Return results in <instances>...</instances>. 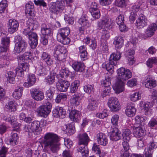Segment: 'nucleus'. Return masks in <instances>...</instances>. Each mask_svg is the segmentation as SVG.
I'll list each match as a JSON object with an SVG mask.
<instances>
[{
	"label": "nucleus",
	"mask_w": 157,
	"mask_h": 157,
	"mask_svg": "<svg viewBox=\"0 0 157 157\" xmlns=\"http://www.w3.org/2000/svg\"><path fill=\"white\" fill-rule=\"evenodd\" d=\"M32 58V54L31 52H26L23 55H19L18 56V61L20 66L16 69V73L18 76L23 77L24 75V72L29 68V64L28 62Z\"/></svg>",
	"instance_id": "obj_1"
},
{
	"label": "nucleus",
	"mask_w": 157,
	"mask_h": 157,
	"mask_svg": "<svg viewBox=\"0 0 157 157\" xmlns=\"http://www.w3.org/2000/svg\"><path fill=\"white\" fill-rule=\"evenodd\" d=\"M60 140L57 135L49 132L44 136L43 143L45 147H48L53 153H55L59 149Z\"/></svg>",
	"instance_id": "obj_2"
},
{
	"label": "nucleus",
	"mask_w": 157,
	"mask_h": 157,
	"mask_svg": "<svg viewBox=\"0 0 157 157\" xmlns=\"http://www.w3.org/2000/svg\"><path fill=\"white\" fill-rule=\"evenodd\" d=\"M78 136L79 138L78 142V146L77 151L81 153L82 157H87L89 153L87 145L90 141V138L86 133H80Z\"/></svg>",
	"instance_id": "obj_3"
},
{
	"label": "nucleus",
	"mask_w": 157,
	"mask_h": 157,
	"mask_svg": "<svg viewBox=\"0 0 157 157\" xmlns=\"http://www.w3.org/2000/svg\"><path fill=\"white\" fill-rule=\"evenodd\" d=\"M67 51L63 46L60 45H57L54 48L53 52V56L56 60L57 66L62 67L64 66V63L62 60L65 58V54Z\"/></svg>",
	"instance_id": "obj_4"
},
{
	"label": "nucleus",
	"mask_w": 157,
	"mask_h": 157,
	"mask_svg": "<svg viewBox=\"0 0 157 157\" xmlns=\"http://www.w3.org/2000/svg\"><path fill=\"white\" fill-rule=\"evenodd\" d=\"M15 43L13 52L15 54H19L24 52L27 46V44L25 41L22 39L21 37L19 35L15 36Z\"/></svg>",
	"instance_id": "obj_5"
},
{
	"label": "nucleus",
	"mask_w": 157,
	"mask_h": 157,
	"mask_svg": "<svg viewBox=\"0 0 157 157\" xmlns=\"http://www.w3.org/2000/svg\"><path fill=\"white\" fill-rule=\"evenodd\" d=\"M113 22L110 18L107 16L104 17L102 18L100 21L98 23V29H102L104 32L103 34L108 33V30L111 28Z\"/></svg>",
	"instance_id": "obj_6"
},
{
	"label": "nucleus",
	"mask_w": 157,
	"mask_h": 157,
	"mask_svg": "<svg viewBox=\"0 0 157 157\" xmlns=\"http://www.w3.org/2000/svg\"><path fill=\"white\" fill-rule=\"evenodd\" d=\"M45 101V105L40 106L38 107L36 112L38 116L46 117L49 114L52 107L51 103L50 101Z\"/></svg>",
	"instance_id": "obj_7"
},
{
	"label": "nucleus",
	"mask_w": 157,
	"mask_h": 157,
	"mask_svg": "<svg viewBox=\"0 0 157 157\" xmlns=\"http://www.w3.org/2000/svg\"><path fill=\"white\" fill-rule=\"evenodd\" d=\"M108 134L110 140L113 141H117L121 138V132L116 127L112 126Z\"/></svg>",
	"instance_id": "obj_8"
},
{
	"label": "nucleus",
	"mask_w": 157,
	"mask_h": 157,
	"mask_svg": "<svg viewBox=\"0 0 157 157\" xmlns=\"http://www.w3.org/2000/svg\"><path fill=\"white\" fill-rule=\"evenodd\" d=\"M117 73L119 79L121 80H127L132 76V73L129 70L125 69L123 67L117 70Z\"/></svg>",
	"instance_id": "obj_9"
},
{
	"label": "nucleus",
	"mask_w": 157,
	"mask_h": 157,
	"mask_svg": "<svg viewBox=\"0 0 157 157\" xmlns=\"http://www.w3.org/2000/svg\"><path fill=\"white\" fill-rule=\"evenodd\" d=\"M41 123H43V124H44L43 126H45L47 121L43 120H41L40 122L37 121H35L33 122L30 125L32 132H33L34 134H39L41 130L40 125Z\"/></svg>",
	"instance_id": "obj_10"
},
{
	"label": "nucleus",
	"mask_w": 157,
	"mask_h": 157,
	"mask_svg": "<svg viewBox=\"0 0 157 157\" xmlns=\"http://www.w3.org/2000/svg\"><path fill=\"white\" fill-rule=\"evenodd\" d=\"M108 105L112 111H117L120 109V105L118 99L115 97H112L109 99Z\"/></svg>",
	"instance_id": "obj_11"
},
{
	"label": "nucleus",
	"mask_w": 157,
	"mask_h": 157,
	"mask_svg": "<svg viewBox=\"0 0 157 157\" xmlns=\"http://www.w3.org/2000/svg\"><path fill=\"white\" fill-rule=\"evenodd\" d=\"M32 98L34 100L40 101L44 98V93L36 89H32L30 91Z\"/></svg>",
	"instance_id": "obj_12"
},
{
	"label": "nucleus",
	"mask_w": 157,
	"mask_h": 157,
	"mask_svg": "<svg viewBox=\"0 0 157 157\" xmlns=\"http://www.w3.org/2000/svg\"><path fill=\"white\" fill-rule=\"evenodd\" d=\"M8 32L12 34L18 30L19 25V23L14 19H10L8 23Z\"/></svg>",
	"instance_id": "obj_13"
},
{
	"label": "nucleus",
	"mask_w": 157,
	"mask_h": 157,
	"mask_svg": "<svg viewBox=\"0 0 157 157\" xmlns=\"http://www.w3.org/2000/svg\"><path fill=\"white\" fill-rule=\"evenodd\" d=\"M124 85L125 83L123 81L118 79L113 85L112 87L115 91V93L118 94L124 91Z\"/></svg>",
	"instance_id": "obj_14"
},
{
	"label": "nucleus",
	"mask_w": 157,
	"mask_h": 157,
	"mask_svg": "<svg viewBox=\"0 0 157 157\" xmlns=\"http://www.w3.org/2000/svg\"><path fill=\"white\" fill-rule=\"evenodd\" d=\"M147 19L145 16L141 14L136 20V25L138 28L142 29L147 25Z\"/></svg>",
	"instance_id": "obj_15"
},
{
	"label": "nucleus",
	"mask_w": 157,
	"mask_h": 157,
	"mask_svg": "<svg viewBox=\"0 0 157 157\" xmlns=\"http://www.w3.org/2000/svg\"><path fill=\"white\" fill-rule=\"evenodd\" d=\"M145 80L143 84L145 87L148 89H151L156 86V82L153 79L151 76L148 75L145 78Z\"/></svg>",
	"instance_id": "obj_16"
},
{
	"label": "nucleus",
	"mask_w": 157,
	"mask_h": 157,
	"mask_svg": "<svg viewBox=\"0 0 157 157\" xmlns=\"http://www.w3.org/2000/svg\"><path fill=\"white\" fill-rule=\"evenodd\" d=\"M98 144L101 145L106 146L108 144V140L105 134L101 132L98 133L96 136Z\"/></svg>",
	"instance_id": "obj_17"
},
{
	"label": "nucleus",
	"mask_w": 157,
	"mask_h": 157,
	"mask_svg": "<svg viewBox=\"0 0 157 157\" xmlns=\"http://www.w3.org/2000/svg\"><path fill=\"white\" fill-rule=\"evenodd\" d=\"M109 37V34L107 33L103 34L101 36V44L100 48L104 52H106L108 50L107 40Z\"/></svg>",
	"instance_id": "obj_18"
},
{
	"label": "nucleus",
	"mask_w": 157,
	"mask_h": 157,
	"mask_svg": "<svg viewBox=\"0 0 157 157\" xmlns=\"http://www.w3.org/2000/svg\"><path fill=\"white\" fill-rule=\"evenodd\" d=\"M68 110L69 111V117L71 120L74 122H78L81 118L80 112L76 109L71 111V109H68Z\"/></svg>",
	"instance_id": "obj_19"
},
{
	"label": "nucleus",
	"mask_w": 157,
	"mask_h": 157,
	"mask_svg": "<svg viewBox=\"0 0 157 157\" xmlns=\"http://www.w3.org/2000/svg\"><path fill=\"white\" fill-rule=\"evenodd\" d=\"M28 37L30 41V47L33 49L35 48L38 44V38L37 34L32 32Z\"/></svg>",
	"instance_id": "obj_20"
},
{
	"label": "nucleus",
	"mask_w": 157,
	"mask_h": 157,
	"mask_svg": "<svg viewBox=\"0 0 157 157\" xmlns=\"http://www.w3.org/2000/svg\"><path fill=\"white\" fill-rule=\"evenodd\" d=\"M145 131L144 128L141 125L133 128V134L135 137L139 138L144 135Z\"/></svg>",
	"instance_id": "obj_21"
},
{
	"label": "nucleus",
	"mask_w": 157,
	"mask_h": 157,
	"mask_svg": "<svg viewBox=\"0 0 157 157\" xmlns=\"http://www.w3.org/2000/svg\"><path fill=\"white\" fill-rule=\"evenodd\" d=\"M52 113L55 117L63 118L65 117L66 112L63 110L62 107L58 106L53 110Z\"/></svg>",
	"instance_id": "obj_22"
},
{
	"label": "nucleus",
	"mask_w": 157,
	"mask_h": 157,
	"mask_svg": "<svg viewBox=\"0 0 157 157\" xmlns=\"http://www.w3.org/2000/svg\"><path fill=\"white\" fill-rule=\"evenodd\" d=\"M117 64L116 61L113 62L112 61L109 59V62L107 63H103L102 65V67L105 68L106 70L109 71L110 73L112 74L114 71V66Z\"/></svg>",
	"instance_id": "obj_23"
},
{
	"label": "nucleus",
	"mask_w": 157,
	"mask_h": 157,
	"mask_svg": "<svg viewBox=\"0 0 157 157\" xmlns=\"http://www.w3.org/2000/svg\"><path fill=\"white\" fill-rule=\"evenodd\" d=\"M69 82L66 80L60 81L57 84V87L61 92H66L70 86Z\"/></svg>",
	"instance_id": "obj_24"
},
{
	"label": "nucleus",
	"mask_w": 157,
	"mask_h": 157,
	"mask_svg": "<svg viewBox=\"0 0 157 157\" xmlns=\"http://www.w3.org/2000/svg\"><path fill=\"white\" fill-rule=\"evenodd\" d=\"M41 32L42 35L48 36L52 34L53 31L49 26L45 24H42L41 25Z\"/></svg>",
	"instance_id": "obj_25"
},
{
	"label": "nucleus",
	"mask_w": 157,
	"mask_h": 157,
	"mask_svg": "<svg viewBox=\"0 0 157 157\" xmlns=\"http://www.w3.org/2000/svg\"><path fill=\"white\" fill-rule=\"evenodd\" d=\"M157 29V26L156 24L152 23L149 25L147 28L145 32V35L148 37L152 36L155 33V31Z\"/></svg>",
	"instance_id": "obj_26"
},
{
	"label": "nucleus",
	"mask_w": 157,
	"mask_h": 157,
	"mask_svg": "<svg viewBox=\"0 0 157 157\" xmlns=\"http://www.w3.org/2000/svg\"><path fill=\"white\" fill-rule=\"evenodd\" d=\"M27 82L24 83L23 86L26 87H29L33 85L36 82V79L34 75L29 74L27 76Z\"/></svg>",
	"instance_id": "obj_27"
},
{
	"label": "nucleus",
	"mask_w": 157,
	"mask_h": 157,
	"mask_svg": "<svg viewBox=\"0 0 157 157\" xmlns=\"http://www.w3.org/2000/svg\"><path fill=\"white\" fill-rule=\"evenodd\" d=\"M136 112V109L135 108L134 104L130 102L128 104L125 110L126 115L128 117H132L134 116Z\"/></svg>",
	"instance_id": "obj_28"
},
{
	"label": "nucleus",
	"mask_w": 157,
	"mask_h": 157,
	"mask_svg": "<svg viewBox=\"0 0 157 157\" xmlns=\"http://www.w3.org/2000/svg\"><path fill=\"white\" fill-rule=\"evenodd\" d=\"M72 67L75 71L81 72L84 70L85 65L82 63L75 61L72 64Z\"/></svg>",
	"instance_id": "obj_29"
},
{
	"label": "nucleus",
	"mask_w": 157,
	"mask_h": 157,
	"mask_svg": "<svg viewBox=\"0 0 157 157\" xmlns=\"http://www.w3.org/2000/svg\"><path fill=\"white\" fill-rule=\"evenodd\" d=\"M39 25V24L36 20L31 19L26 21L25 27L33 30L36 29Z\"/></svg>",
	"instance_id": "obj_30"
},
{
	"label": "nucleus",
	"mask_w": 157,
	"mask_h": 157,
	"mask_svg": "<svg viewBox=\"0 0 157 157\" xmlns=\"http://www.w3.org/2000/svg\"><path fill=\"white\" fill-rule=\"evenodd\" d=\"M70 33V29L68 27L59 29L57 33V38L68 36Z\"/></svg>",
	"instance_id": "obj_31"
},
{
	"label": "nucleus",
	"mask_w": 157,
	"mask_h": 157,
	"mask_svg": "<svg viewBox=\"0 0 157 157\" xmlns=\"http://www.w3.org/2000/svg\"><path fill=\"white\" fill-rule=\"evenodd\" d=\"M56 74L54 72L51 71L49 75L45 78L44 81L47 84L51 85L55 82Z\"/></svg>",
	"instance_id": "obj_32"
},
{
	"label": "nucleus",
	"mask_w": 157,
	"mask_h": 157,
	"mask_svg": "<svg viewBox=\"0 0 157 157\" xmlns=\"http://www.w3.org/2000/svg\"><path fill=\"white\" fill-rule=\"evenodd\" d=\"M86 15L82 16L79 19L78 21V23L82 26L86 28H88L91 25L90 23L86 18Z\"/></svg>",
	"instance_id": "obj_33"
},
{
	"label": "nucleus",
	"mask_w": 157,
	"mask_h": 157,
	"mask_svg": "<svg viewBox=\"0 0 157 157\" xmlns=\"http://www.w3.org/2000/svg\"><path fill=\"white\" fill-rule=\"evenodd\" d=\"M123 41L122 37L120 36H118L115 38L113 44L115 45L117 49H119L122 47L123 44Z\"/></svg>",
	"instance_id": "obj_34"
},
{
	"label": "nucleus",
	"mask_w": 157,
	"mask_h": 157,
	"mask_svg": "<svg viewBox=\"0 0 157 157\" xmlns=\"http://www.w3.org/2000/svg\"><path fill=\"white\" fill-rule=\"evenodd\" d=\"M17 104L14 101H10L6 105V108L9 112H14L17 110Z\"/></svg>",
	"instance_id": "obj_35"
},
{
	"label": "nucleus",
	"mask_w": 157,
	"mask_h": 157,
	"mask_svg": "<svg viewBox=\"0 0 157 157\" xmlns=\"http://www.w3.org/2000/svg\"><path fill=\"white\" fill-rule=\"evenodd\" d=\"M10 38L9 37H4L1 39V47H2L6 52L10 45Z\"/></svg>",
	"instance_id": "obj_36"
},
{
	"label": "nucleus",
	"mask_w": 157,
	"mask_h": 157,
	"mask_svg": "<svg viewBox=\"0 0 157 157\" xmlns=\"http://www.w3.org/2000/svg\"><path fill=\"white\" fill-rule=\"evenodd\" d=\"M89 103L87 109L89 110L94 111L97 108V104L96 100L93 98L89 99Z\"/></svg>",
	"instance_id": "obj_37"
},
{
	"label": "nucleus",
	"mask_w": 157,
	"mask_h": 157,
	"mask_svg": "<svg viewBox=\"0 0 157 157\" xmlns=\"http://www.w3.org/2000/svg\"><path fill=\"white\" fill-rule=\"evenodd\" d=\"M81 95V94L80 93H78L72 95L70 100L71 103L75 106L79 105L80 102L78 99Z\"/></svg>",
	"instance_id": "obj_38"
},
{
	"label": "nucleus",
	"mask_w": 157,
	"mask_h": 157,
	"mask_svg": "<svg viewBox=\"0 0 157 157\" xmlns=\"http://www.w3.org/2000/svg\"><path fill=\"white\" fill-rule=\"evenodd\" d=\"M6 120L7 121L10 122L14 127L18 126V127H19L21 126L20 124L16 122V119L14 116L10 115Z\"/></svg>",
	"instance_id": "obj_39"
},
{
	"label": "nucleus",
	"mask_w": 157,
	"mask_h": 157,
	"mask_svg": "<svg viewBox=\"0 0 157 157\" xmlns=\"http://www.w3.org/2000/svg\"><path fill=\"white\" fill-rule=\"evenodd\" d=\"M18 140V136L16 133L12 132L9 139L10 144V145L14 146L17 144Z\"/></svg>",
	"instance_id": "obj_40"
},
{
	"label": "nucleus",
	"mask_w": 157,
	"mask_h": 157,
	"mask_svg": "<svg viewBox=\"0 0 157 157\" xmlns=\"http://www.w3.org/2000/svg\"><path fill=\"white\" fill-rule=\"evenodd\" d=\"M23 87H19L15 89L13 94V97L16 99L20 98L22 96Z\"/></svg>",
	"instance_id": "obj_41"
},
{
	"label": "nucleus",
	"mask_w": 157,
	"mask_h": 157,
	"mask_svg": "<svg viewBox=\"0 0 157 157\" xmlns=\"http://www.w3.org/2000/svg\"><path fill=\"white\" fill-rule=\"evenodd\" d=\"M6 77L10 83L13 84L15 82V73L12 71H9L6 73Z\"/></svg>",
	"instance_id": "obj_42"
},
{
	"label": "nucleus",
	"mask_w": 157,
	"mask_h": 157,
	"mask_svg": "<svg viewBox=\"0 0 157 157\" xmlns=\"http://www.w3.org/2000/svg\"><path fill=\"white\" fill-rule=\"evenodd\" d=\"M80 84V82L78 80H75L71 84L70 87V91L72 93L76 92Z\"/></svg>",
	"instance_id": "obj_43"
},
{
	"label": "nucleus",
	"mask_w": 157,
	"mask_h": 157,
	"mask_svg": "<svg viewBox=\"0 0 157 157\" xmlns=\"http://www.w3.org/2000/svg\"><path fill=\"white\" fill-rule=\"evenodd\" d=\"M67 98V95L66 94L60 93L58 94L55 99L57 103H59L66 101Z\"/></svg>",
	"instance_id": "obj_44"
},
{
	"label": "nucleus",
	"mask_w": 157,
	"mask_h": 157,
	"mask_svg": "<svg viewBox=\"0 0 157 157\" xmlns=\"http://www.w3.org/2000/svg\"><path fill=\"white\" fill-rule=\"evenodd\" d=\"M131 132L130 129H125L123 130L122 136L123 139L124 140L129 141L130 139V136Z\"/></svg>",
	"instance_id": "obj_45"
},
{
	"label": "nucleus",
	"mask_w": 157,
	"mask_h": 157,
	"mask_svg": "<svg viewBox=\"0 0 157 157\" xmlns=\"http://www.w3.org/2000/svg\"><path fill=\"white\" fill-rule=\"evenodd\" d=\"M111 76L107 74L105 76V79L101 81V84L104 87L110 86L111 85Z\"/></svg>",
	"instance_id": "obj_46"
},
{
	"label": "nucleus",
	"mask_w": 157,
	"mask_h": 157,
	"mask_svg": "<svg viewBox=\"0 0 157 157\" xmlns=\"http://www.w3.org/2000/svg\"><path fill=\"white\" fill-rule=\"evenodd\" d=\"M71 73V72L67 68H65L60 71L58 76L62 78H66L69 76Z\"/></svg>",
	"instance_id": "obj_47"
},
{
	"label": "nucleus",
	"mask_w": 157,
	"mask_h": 157,
	"mask_svg": "<svg viewBox=\"0 0 157 157\" xmlns=\"http://www.w3.org/2000/svg\"><path fill=\"white\" fill-rule=\"evenodd\" d=\"M55 87H54L51 86L50 89L46 91V96L48 97L49 99H48L47 100H45V101H50L51 103L52 101L51 99L52 98L54 94V90L55 89Z\"/></svg>",
	"instance_id": "obj_48"
},
{
	"label": "nucleus",
	"mask_w": 157,
	"mask_h": 157,
	"mask_svg": "<svg viewBox=\"0 0 157 157\" xmlns=\"http://www.w3.org/2000/svg\"><path fill=\"white\" fill-rule=\"evenodd\" d=\"M121 57V54L120 52H117L116 53H112L110 55L109 59L113 62L116 61L117 63Z\"/></svg>",
	"instance_id": "obj_49"
},
{
	"label": "nucleus",
	"mask_w": 157,
	"mask_h": 157,
	"mask_svg": "<svg viewBox=\"0 0 157 157\" xmlns=\"http://www.w3.org/2000/svg\"><path fill=\"white\" fill-rule=\"evenodd\" d=\"M84 90L87 94H93L94 90V88L93 85L88 84L84 87Z\"/></svg>",
	"instance_id": "obj_50"
},
{
	"label": "nucleus",
	"mask_w": 157,
	"mask_h": 157,
	"mask_svg": "<svg viewBox=\"0 0 157 157\" xmlns=\"http://www.w3.org/2000/svg\"><path fill=\"white\" fill-rule=\"evenodd\" d=\"M66 132L70 135L74 134L75 132V127L72 124H68L66 126Z\"/></svg>",
	"instance_id": "obj_51"
},
{
	"label": "nucleus",
	"mask_w": 157,
	"mask_h": 157,
	"mask_svg": "<svg viewBox=\"0 0 157 157\" xmlns=\"http://www.w3.org/2000/svg\"><path fill=\"white\" fill-rule=\"evenodd\" d=\"M36 74L39 75L44 76L47 74L45 68L42 66L36 68Z\"/></svg>",
	"instance_id": "obj_52"
},
{
	"label": "nucleus",
	"mask_w": 157,
	"mask_h": 157,
	"mask_svg": "<svg viewBox=\"0 0 157 157\" xmlns=\"http://www.w3.org/2000/svg\"><path fill=\"white\" fill-rule=\"evenodd\" d=\"M153 64H157V58L155 57L149 58L147 61V66L150 68H151Z\"/></svg>",
	"instance_id": "obj_53"
},
{
	"label": "nucleus",
	"mask_w": 157,
	"mask_h": 157,
	"mask_svg": "<svg viewBox=\"0 0 157 157\" xmlns=\"http://www.w3.org/2000/svg\"><path fill=\"white\" fill-rule=\"evenodd\" d=\"M0 59L3 67H7L9 64L10 62L6 59V56L5 55H2V56H0Z\"/></svg>",
	"instance_id": "obj_54"
},
{
	"label": "nucleus",
	"mask_w": 157,
	"mask_h": 157,
	"mask_svg": "<svg viewBox=\"0 0 157 157\" xmlns=\"http://www.w3.org/2000/svg\"><path fill=\"white\" fill-rule=\"evenodd\" d=\"M57 39L58 41L64 45L68 44L71 41L70 39L68 37V36L61 37L60 38H57Z\"/></svg>",
	"instance_id": "obj_55"
},
{
	"label": "nucleus",
	"mask_w": 157,
	"mask_h": 157,
	"mask_svg": "<svg viewBox=\"0 0 157 157\" xmlns=\"http://www.w3.org/2000/svg\"><path fill=\"white\" fill-rule=\"evenodd\" d=\"M130 98L132 101H136L140 99L141 98V96L139 92H136L131 95L130 96Z\"/></svg>",
	"instance_id": "obj_56"
},
{
	"label": "nucleus",
	"mask_w": 157,
	"mask_h": 157,
	"mask_svg": "<svg viewBox=\"0 0 157 157\" xmlns=\"http://www.w3.org/2000/svg\"><path fill=\"white\" fill-rule=\"evenodd\" d=\"M64 19L65 20L66 22L69 24H73L74 22V18L72 17L71 14L69 15H65L64 16Z\"/></svg>",
	"instance_id": "obj_57"
},
{
	"label": "nucleus",
	"mask_w": 157,
	"mask_h": 157,
	"mask_svg": "<svg viewBox=\"0 0 157 157\" xmlns=\"http://www.w3.org/2000/svg\"><path fill=\"white\" fill-rule=\"evenodd\" d=\"M119 119L118 115L115 114L113 115L111 119V121L113 126L116 127L117 126L118 122Z\"/></svg>",
	"instance_id": "obj_58"
},
{
	"label": "nucleus",
	"mask_w": 157,
	"mask_h": 157,
	"mask_svg": "<svg viewBox=\"0 0 157 157\" xmlns=\"http://www.w3.org/2000/svg\"><path fill=\"white\" fill-rule=\"evenodd\" d=\"M148 126L153 129H157V121L151 119L148 124Z\"/></svg>",
	"instance_id": "obj_59"
},
{
	"label": "nucleus",
	"mask_w": 157,
	"mask_h": 157,
	"mask_svg": "<svg viewBox=\"0 0 157 157\" xmlns=\"http://www.w3.org/2000/svg\"><path fill=\"white\" fill-rule=\"evenodd\" d=\"M93 17L95 19H98L100 17L101 14L99 10H90Z\"/></svg>",
	"instance_id": "obj_60"
},
{
	"label": "nucleus",
	"mask_w": 157,
	"mask_h": 157,
	"mask_svg": "<svg viewBox=\"0 0 157 157\" xmlns=\"http://www.w3.org/2000/svg\"><path fill=\"white\" fill-rule=\"evenodd\" d=\"M48 36L46 35H41L40 39L41 43L43 45H45L48 44Z\"/></svg>",
	"instance_id": "obj_61"
},
{
	"label": "nucleus",
	"mask_w": 157,
	"mask_h": 157,
	"mask_svg": "<svg viewBox=\"0 0 157 157\" xmlns=\"http://www.w3.org/2000/svg\"><path fill=\"white\" fill-rule=\"evenodd\" d=\"M137 84V80L135 78H132L129 80L127 83V85L130 87H133Z\"/></svg>",
	"instance_id": "obj_62"
},
{
	"label": "nucleus",
	"mask_w": 157,
	"mask_h": 157,
	"mask_svg": "<svg viewBox=\"0 0 157 157\" xmlns=\"http://www.w3.org/2000/svg\"><path fill=\"white\" fill-rule=\"evenodd\" d=\"M135 120L137 124H141L142 126V124H144L143 122L145 121V119L144 117L141 116H137L135 117Z\"/></svg>",
	"instance_id": "obj_63"
},
{
	"label": "nucleus",
	"mask_w": 157,
	"mask_h": 157,
	"mask_svg": "<svg viewBox=\"0 0 157 157\" xmlns=\"http://www.w3.org/2000/svg\"><path fill=\"white\" fill-rule=\"evenodd\" d=\"M153 151L148 148L145 149L144 155L145 157H152Z\"/></svg>",
	"instance_id": "obj_64"
}]
</instances>
